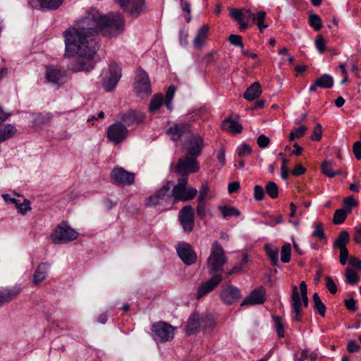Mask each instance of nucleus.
<instances>
[{"mask_svg": "<svg viewBox=\"0 0 361 361\" xmlns=\"http://www.w3.org/2000/svg\"><path fill=\"white\" fill-rule=\"evenodd\" d=\"M87 19L86 16L78 23L77 27H71L63 32L65 42L64 56H78L71 61L68 68L73 72H89L94 67V57L97 48L96 39L90 23L94 25V20Z\"/></svg>", "mask_w": 361, "mask_h": 361, "instance_id": "1", "label": "nucleus"}, {"mask_svg": "<svg viewBox=\"0 0 361 361\" xmlns=\"http://www.w3.org/2000/svg\"><path fill=\"white\" fill-rule=\"evenodd\" d=\"M87 19L94 20V25L90 23L94 34L101 33L107 36H117L125 28V21L119 13H109L102 16L97 10L92 9L86 15Z\"/></svg>", "mask_w": 361, "mask_h": 361, "instance_id": "2", "label": "nucleus"}, {"mask_svg": "<svg viewBox=\"0 0 361 361\" xmlns=\"http://www.w3.org/2000/svg\"><path fill=\"white\" fill-rule=\"evenodd\" d=\"M227 262V257L222 246L214 242L211 247L210 255L207 258V266L209 274H219L223 267Z\"/></svg>", "mask_w": 361, "mask_h": 361, "instance_id": "3", "label": "nucleus"}, {"mask_svg": "<svg viewBox=\"0 0 361 361\" xmlns=\"http://www.w3.org/2000/svg\"><path fill=\"white\" fill-rule=\"evenodd\" d=\"M171 188V183L167 182L154 194L146 199L145 204L147 207H158L161 211L166 210L172 198Z\"/></svg>", "mask_w": 361, "mask_h": 361, "instance_id": "4", "label": "nucleus"}, {"mask_svg": "<svg viewBox=\"0 0 361 361\" xmlns=\"http://www.w3.org/2000/svg\"><path fill=\"white\" fill-rule=\"evenodd\" d=\"M197 193L196 189L188 186V178L186 177H181L171 190L173 203L190 200L197 195Z\"/></svg>", "mask_w": 361, "mask_h": 361, "instance_id": "5", "label": "nucleus"}, {"mask_svg": "<svg viewBox=\"0 0 361 361\" xmlns=\"http://www.w3.org/2000/svg\"><path fill=\"white\" fill-rule=\"evenodd\" d=\"M78 233L66 223L60 224L51 235V239L55 244L66 243L76 239Z\"/></svg>", "mask_w": 361, "mask_h": 361, "instance_id": "6", "label": "nucleus"}, {"mask_svg": "<svg viewBox=\"0 0 361 361\" xmlns=\"http://www.w3.org/2000/svg\"><path fill=\"white\" fill-rule=\"evenodd\" d=\"M176 329L171 325L160 322L152 325L154 338L161 342H167L173 338Z\"/></svg>", "mask_w": 361, "mask_h": 361, "instance_id": "7", "label": "nucleus"}, {"mask_svg": "<svg viewBox=\"0 0 361 361\" xmlns=\"http://www.w3.org/2000/svg\"><path fill=\"white\" fill-rule=\"evenodd\" d=\"M200 170L197 158L185 154V157L180 159L176 166V172L181 177H186L189 173H196Z\"/></svg>", "mask_w": 361, "mask_h": 361, "instance_id": "8", "label": "nucleus"}, {"mask_svg": "<svg viewBox=\"0 0 361 361\" xmlns=\"http://www.w3.org/2000/svg\"><path fill=\"white\" fill-rule=\"evenodd\" d=\"M302 301L305 307L308 306L309 300L307 294L301 295L300 298L298 287L296 286H293L292 288L290 303L292 307V319L294 321L299 322L301 320L300 315L302 314V310L300 307L302 305Z\"/></svg>", "mask_w": 361, "mask_h": 361, "instance_id": "9", "label": "nucleus"}, {"mask_svg": "<svg viewBox=\"0 0 361 361\" xmlns=\"http://www.w3.org/2000/svg\"><path fill=\"white\" fill-rule=\"evenodd\" d=\"M184 146L185 154L197 158L202 154L204 148V139L198 134H191L185 142Z\"/></svg>", "mask_w": 361, "mask_h": 361, "instance_id": "10", "label": "nucleus"}, {"mask_svg": "<svg viewBox=\"0 0 361 361\" xmlns=\"http://www.w3.org/2000/svg\"><path fill=\"white\" fill-rule=\"evenodd\" d=\"M121 75V68L120 66L116 63L111 64L108 73L103 79L102 87L104 90L106 92L112 91L117 85Z\"/></svg>", "mask_w": 361, "mask_h": 361, "instance_id": "11", "label": "nucleus"}, {"mask_svg": "<svg viewBox=\"0 0 361 361\" xmlns=\"http://www.w3.org/2000/svg\"><path fill=\"white\" fill-rule=\"evenodd\" d=\"M134 88L136 92L142 97L147 96L151 93V84L149 76L147 73L141 68L137 71Z\"/></svg>", "mask_w": 361, "mask_h": 361, "instance_id": "12", "label": "nucleus"}, {"mask_svg": "<svg viewBox=\"0 0 361 361\" xmlns=\"http://www.w3.org/2000/svg\"><path fill=\"white\" fill-rule=\"evenodd\" d=\"M166 134L173 141L181 140L183 137L192 134L191 126L185 122L174 123L169 128Z\"/></svg>", "mask_w": 361, "mask_h": 361, "instance_id": "13", "label": "nucleus"}, {"mask_svg": "<svg viewBox=\"0 0 361 361\" xmlns=\"http://www.w3.org/2000/svg\"><path fill=\"white\" fill-rule=\"evenodd\" d=\"M219 296L224 304L229 305L236 302L242 297V294L238 287L227 283L221 288Z\"/></svg>", "mask_w": 361, "mask_h": 361, "instance_id": "14", "label": "nucleus"}, {"mask_svg": "<svg viewBox=\"0 0 361 361\" xmlns=\"http://www.w3.org/2000/svg\"><path fill=\"white\" fill-rule=\"evenodd\" d=\"M128 130L125 125L121 123H116L109 126L107 137L114 144L123 142L127 137Z\"/></svg>", "mask_w": 361, "mask_h": 361, "instance_id": "15", "label": "nucleus"}, {"mask_svg": "<svg viewBox=\"0 0 361 361\" xmlns=\"http://www.w3.org/2000/svg\"><path fill=\"white\" fill-rule=\"evenodd\" d=\"M178 220L184 231L190 232L195 226V214L190 205L183 207L178 214Z\"/></svg>", "mask_w": 361, "mask_h": 361, "instance_id": "16", "label": "nucleus"}, {"mask_svg": "<svg viewBox=\"0 0 361 361\" xmlns=\"http://www.w3.org/2000/svg\"><path fill=\"white\" fill-rule=\"evenodd\" d=\"M230 15L238 23L240 30L244 31L248 27V22L250 19H252L253 13L247 8H231Z\"/></svg>", "mask_w": 361, "mask_h": 361, "instance_id": "17", "label": "nucleus"}, {"mask_svg": "<svg viewBox=\"0 0 361 361\" xmlns=\"http://www.w3.org/2000/svg\"><path fill=\"white\" fill-rule=\"evenodd\" d=\"M111 177L118 185H129L135 181V174L128 172L121 167H115L111 171Z\"/></svg>", "mask_w": 361, "mask_h": 361, "instance_id": "18", "label": "nucleus"}, {"mask_svg": "<svg viewBox=\"0 0 361 361\" xmlns=\"http://www.w3.org/2000/svg\"><path fill=\"white\" fill-rule=\"evenodd\" d=\"M223 277L221 274H214L212 278L206 282L200 285L197 292V299H200L212 291L222 281Z\"/></svg>", "mask_w": 361, "mask_h": 361, "instance_id": "19", "label": "nucleus"}, {"mask_svg": "<svg viewBox=\"0 0 361 361\" xmlns=\"http://www.w3.org/2000/svg\"><path fill=\"white\" fill-rule=\"evenodd\" d=\"M177 253L181 260L187 265H191L196 261V254L188 243H180L176 247Z\"/></svg>", "mask_w": 361, "mask_h": 361, "instance_id": "20", "label": "nucleus"}, {"mask_svg": "<svg viewBox=\"0 0 361 361\" xmlns=\"http://www.w3.org/2000/svg\"><path fill=\"white\" fill-rule=\"evenodd\" d=\"M118 116L120 120L127 126L139 124L142 123L145 118L142 112L135 110L121 112L119 114Z\"/></svg>", "mask_w": 361, "mask_h": 361, "instance_id": "21", "label": "nucleus"}, {"mask_svg": "<svg viewBox=\"0 0 361 361\" xmlns=\"http://www.w3.org/2000/svg\"><path fill=\"white\" fill-rule=\"evenodd\" d=\"M265 290L259 287L253 290L241 302V306L260 305L265 302Z\"/></svg>", "mask_w": 361, "mask_h": 361, "instance_id": "22", "label": "nucleus"}, {"mask_svg": "<svg viewBox=\"0 0 361 361\" xmlns=\"http://www.w3.org/2000/svg\"><path fill=\"white\" fill-rule=\"evenodd\" d=\"M123 8L130 6L128 11L134 16H138L145 9L144 0H116Z\"/></svg>", "mask_w": 361, "mask_h": 361, "instance_id": "23", "label": "nucleus"}, {"mask_svg": "<svg viewBox=\"0 0 361 361\" xmlns=\"http://www.w3.org/2000/svg\"><path fill=\"white\" fill-rule=\"evenodd\" d=\"M46 76L49 82L58 85L65 82L66 78L65 71L57 66L47 68Z\"/></svg>", "mask_w": 361, "mask_h": 361, "instance_id": "24", "label": "nucleus"}, {"mask_svg": "<svg viewBox=\"0 0 361 361\" xmlns=\"http://www.w3.org/2000/svg\"><path fill=\"white\" fill-rule=\"evenodd\" d=\"M202 329V315L197 312L191 314L186 325V332L188 335L195 334Z\"/></svg>", "mask_w": 361, "mask_h": 361, "instance_id": "25", "label": "nucleus"}, {"mask_svg": "<svg viewBox=\"0 0 361 361\" xmlns=\"http://www.w3.org/2000/svg\"><path fill=\"white\" fill-rule=\"evenodd\" d=\"M334 85V79L333 78L328 74H324L321 77L318 78L314 83L312 85L309 91L315 92L317 87L322 88H331Z\"/></svg>", "mask_w": 361, "mask_h": 361, "instance_id": "26", "label": "nucleus"}, {"mask_svg": "<svg viewBox=\"0 0 361 361\" xmlns=\"http://www.w3.org/2000/svg\"><path fill=\"white\" fill-rule=\"evenodd\" d=\"M209 33V26L203 25L200 27L197 32L196 36L194 38L192 43L195 48L200 49L204 46Z\"/></svg>", "mask_w": 361, "mask_h": 361, "instance_id": "27", "label": "nucleus"}, {"mask_svg": "<svg viewBox=\"0 0 361 361\" xmlns=\"http://www.w3.org/2000/svg\"><path fill=\"white\" fill-rule=\"evenodd\" d=\"M49 267L50 264L48 262H42L38 264L33 276V283L35 284H39L46 279Z\"/></svg>", "mask_w": 361, "mask_h": 361, "instance_id": "28", "label": "nucleus"}, {"mask_svg": "<svg viewBox=\"0 0 361 361\" xmlns=\"http://www.w3.org/2000/svg\"><path fill=\"white\" fill-rule=\"evenodd\" d=\"M20 292V288H13L0 290V307L13 300Z\"/></svg>", "mask_w": 361, "mask_h": 361, "instance_id": "29", "label": "nucleus"}, {"mask_svg": "<svg viewBox=\"0 0 361 361\" xmlns=\"http://www.w3.org/2000/svg\"><path fill=\"white\" fill-rule=\"evenodd\" d=\"M261 85L258 82L252 83L244 93V98L249 101H252L257 98L262 94Z\"/></svg>", "mask_w": 361, "mask_h": 361, "instance_id": "30", "label": "nucleus"}, {"mask_svg": "<svg viewBox=\"0 0 361 361\" xmlns=\"http://www.w3.org/2000/svg\"><path fill=\"white\" fill-rule=\"evenodd\" d=\"M222 129L231 133H240L243 130L242 126L231 118L225 119L221 124Z\"/></svg>", "mask_w": 361, "mask_h": 361, "instance_id": "31", "label": "nucleus"}, {"mask_svg": "<svg viewBox=\"0 0 361 361\" xmlns=\"http://www.w3.org/2000/svg\"><path fill=\"white\" fill-rule=\"evenodd\" d=\"M350 241V235L346 231H342L339 233L337 238L335 240L333 247L334 248H346V245Z\"/></svg>", "mask_w": 361, "mask_h": 361, "instance_id": "32", "label": "nucleus"}, {"mask_svg": "<svg viewBox=\"0 0 361 361\" xmlns=\"http://www.w3.org/2000/svg\"><path fill=\"white\" fill-rule=\"evenodd\" d=\"M265 18L266 12L264 11H259L255 14L253 13V16L252 17L253 23L257 25L261 32L268 27V25L264 23Z\"/></svg>", "mask_w": 361, "mask_h": 361, "instance_id": "33", "label": "nucleus"}, {"mask_svg": "<svg viewBox=\"0 0 361 361\" xmlns=\"http://www.w3.org/2000/svg\"><path fill=\"white\" fill-rule=\"evenodd\" d=\"M164 104V97L161 94H154L149 102V111L150 113L156 112Z\"/></svg>", "mask_w": 361, "mask_h": 361, "instance_id": "34", "label": "nucleus"}, {"mask_svg": "<svg viewBox=\"0 0 361 361\" xmlns=\"http://www.w3.org/2000/svg\"><path fill=\"white\" fill-rule=\"evenodd\" d=\"M334 164V163L331 160L324 161L321 166L322 173L325 176H326L329 178H333L336 174H339L341 173L340 171H334V169H333Z\"/></svg>", "mask_w": 361, "mask_h": 361, "instance_id": "35", "label": "nucleus"}, {"mask_svg": "<svg viewBox=\"0 0 361 361\" xmlns=\"http://www.w3.org/2000/svg\"><path fill=\"white\" fill-rule=\"evenodd\" d=\"M312 300L314 303V308L322 317H324L326 312V306L321 300L317 293H314Z\"/></svg>", "mask_w": 361, "mask_h": 361, "instance_id": "36", "label": "nucleus"}, {"mask_svg": "<svg viewBox=\"0 0 361 361\" xmlns=\"http://www.w3.org/2000/svg\"><path fill=\"white\" fill-rule=\"evenodd\" d=\"M345 282L350 285L356 284L360 279L359 275L355 271L350 267H348L345 270Z\"/></svg>", "mask_w": 361, "mask_h": 361, "instance_id": "37", "label": "nucleus"}, {"mask_svg": "<svg viewBox=\"0 0 361 361\" xmlns=\"http://www.w3.org/2000/svg\"><path fill=\"white\" fill-rule=\"evenodd\" d=\"M215 325V321L212 315H202V329L204 331L212 330Z\"/></svg>", "mask_w": 361, "mask_h": 361, "instance_id": "38", "label": "nucleus"}, {"mask_svg": "<svg viewBox=\"0 0 361 361\" xmlns=\"http://www.w3.org/2000/svg\"><path fill=\"white\" fill-rule=\"evenodd\" d=\"M265 250L267 256L271 259L273 265H276L279 262V250L277 248H274L270 245H265Z\"/></svg>", "mask_w": 361, "mask_h": 361, "instance_id": "39", "label": "nucleus"}, {"mask_svg": "<svg viewBox=\"0 0 361 361\" xmlns=\"http://www.w3.org/2000/svg\"><path fill=\"white\" fill-rule=\"evenodd\" d=\"M291 245L288 243L283 245L281 250V260L283 263H288L290 260Z\"/></svg>", "mask_w": 361, "mask_h": 361, "instance_id": "40", "label": "nucleus"}, {"mask_svg": "<svg viewBox=\"0 0 361 361\" xmlns=\"http://www.w3.org/2000/svg\"><path fill=\"white\" fill-rule=\"evenodd\" d=\"M42 8L55 10L58 8L63 2V0H39Z\"/></svg>", "mask_w": 361, "mask_h": 361, "instance_id": "41", "label": "nucleus"}, {"mask_svg": "<svg viewBox=\"0 0 361 361\" xmlns=\"http://www.w3.org/2000/svg\"><path fill=\"white\" fill-rule=\"evenodd\" d=\"M307 128L305 126H301L294 130H293L289 135V140L293 141L297 139H300L303 137L305 134Z\"/></svg>", "mask_w": 361, "mask_h": 361, "instance_id": "42", "label": "nucleus"}, {"mask_svg": "<svg viewBox=\"0 0 361 361\" xmlns=\"http://www.w3.org/2000/svg\"><path fill=\"white\" fill-rule=\"evenodd\" d=\"M265 190L270 197L275 199L278 197L279 189L278 186L274 182H268L266 185Z\"/></svg>", "mask_w": 361, "mask_h": 361, "instance_id": "43", "label": "nucleus"}, {"mask_svg": "<svg viewBox=\"0 0 361 361\" xmlns=\"http://www.w3.org/2000/svg\"><path fill=\"white\" fill-rule=\"evenodd\" d=\"M309 24L316 31H319L322 27V20L317 14H311L309 16Z\"/></svg>", "mask_w": 361, "mask_h": 361, "instance_id": "44", "label": "nucleus"}, {"mask_svg": "<svg viewBox=\"0 0 361 361\" xmlns=\"http://www.w3.org/2000/svg\"><path fill=\"white\" fill-rule=\"evenodd\" d=\"M224 218H226L231 216H239L240 212L235 207H229L226 206H221L219 208Z\"/></svg>", "mask_w": 361, "mask_h": 361, "instance_id": "45", "label": "nucleus"}, {"mask_svg": "<svg viewBox=\"0 0 361 361\" xmlns=\"http://www.w3.org/2000/svg\"><path fill=\"white\" fill-rule=\"evenodd\" d=\"M347 216V212L343 209H337L334 215L333 222L334 224L343 223Z\"/></svg>", "mask_w": 361, "mask_h": 361, "instance_id": "46", "label": "nucleus"}, {"mask_svg": "<svg viewBox=\"0 0 361 361\" xmlns=\"http://www.w3.org/2000/svg\"><path fill=\"white\" fill-rule=\"evenodd\" d=\"M209 192V185L207 183H203L200 189V195L197 198V202H204L208 197Z\"/></svg>", "mask_w": 361, "mask_h": 361, "instance_id": "47", "label": "nucleus"}, {"mask_svg": "<svg viewBox=\"0 0 361 361\" xmlns=\"http://www.w3.org/2000/svg\"><path fill=\"white\" fill-rule=\"evenodd\" d=\"M274 322L278 336L283 338L284 336V332L281 318L279 317H274Z\"/></svg>", "mask_w": 361, "mask_h": 361, "instance_id": "48", "label": "nucleus"}, {"mask_svg": "<svg viewBox=\"0 0 361 361\" xmlns=\"http://www.w3.org/2000/svg\"><path fill=\"white\" fill-rule=\"evenodd\" d=\"M23 202L21 204H19L18 213L25 215L28 211L31 210L30 202L29 200L22 198Z\"/></svg>", "mask_w": 361, "mask_h": 361, "instance_id": "49", "label": "nucleus"}, {"mask_svg": "<svg viewBox=\"0 0 361 361\" xmlns=\"http://www.w3.org/2000/svg\"><path fill=\"white\" fill-rule=\"evenodd\" d=\"M315 46L319 53L322 54L326 49V43L322 35H318L315 39Z\"/></svg>", "mask_w": 361, "mask_h": 361, "instance_id": "50", "label": "nucleus"}, {"mask_svg": "<svg viewBox=\"0 0 361 361\" xmlns=\"http://www.w3.org/2000/svg\"><path fill=\"white\" fill-rule=\"evenodd\" d=\"M228 40L233 46L240 47L241 48H243V43L242 42L241 36L238 35H231L228 37Z\"/></svg>", "mask_w": 361, "mask_h": 361, "instance_id": "51", "label": "nucleus"}, {"mask_svg": "<svg viewBox=\"0 0 361 361\" xmlns=\"http://www.w3.org/2000/svg\"><path fill=\"white\" fill-rule=\"evenodd\" d=\"M324 279L326 281V286L329 291L331 294H335L337 291V286L333 279L329 276H326Z\"/></svg>", "mask_w": 361, "mask_h": 361, "instance_id": "52", "label": "nucleus"}, {"mask_svg": "<svg viewBox=\"0 0 361 361\" xmlns=\"http://www.w3.org/2000/svg\"><path fill=\"white\" fill-rule=\"evenodd\" d=\"M322 135V126L320 123H317L314 127L311 139L315 141H319Z\"/></svg>", "mask_w": 361, "mask_h": 361, "instance_id": "53", "label": "nucleus"}, {"mask_svg": "<svg viewBox=\"0 0 361 361\" xmlns=\"http://www.w3.org/2000/svg\"><path fill=\"white\" fill-rule=\"evenodd\" d=\"M180 6L182 11L186 13L185 18L186 21L188 23L190 21V5L187 1H180Z\"/></svg>", "mask_w": 361, "mask_h": 361, "instance_id": "54", "label": "nucleus"}, {"mask_svg": "<svg viewBox=\"0 0 361 361\" xmlns=\"http://www.w3.org/2000/svg\"><path fill=\"white\" fill-rule=\"evenodd\" d=\"M264 188L259 185H257L254 188V197L257 201H261L264 199Z\"/></svg>", "mask_w": 361, "mask_h": 361, "instance_id": "55", "label": "nucleus"}, {"mask_svg": "<svg viewBox=\"0 0 361 361\" xmlns=\"http://www.w3.org/2000/svg\"><path fill=\"white\" fill-rule=\"evenodd\" d=\"M251 152V147L246 144L242 145L238 149V155L240 157L248 156Z\"/></svg>", "mask_w": 361, "mask_h": 361, "instance_id": "56", "label": "nucleus"}, {"mask_svg": "<svg viewBox=\"0 0 361 361\" xmlns=\"http://www.w3.org/2000/svg\"><path fill=\"white\" fill-rule=\"evenodd\" d=\"M312 236L319 238L320 239L325 238V234L322 228V224L321 223L315 224V230L312 233Z\"/></svg>", "mask_w": 361, "mask_h": 361, "instance_id": "57", "label": "nucleus"}, {"mask_svg": "<svg viewBox=\"0 0 361 361\" xmlns=\"http://www.w3.org/2000/svg\"><path fill=\"white\" fill-rule=\"evenodd\" d=\"M340 255H339V261L342 265H345L347 263L348 259L350 257L348 255V250L346 248L339 249Z\"/></svg>", "mask_w": 361, "mask_h": 361, "instance_id": "58", "label": "nucleus"}, {"mask_svg": "<svg viewBox=\"0 0 361 361\" xmlns=\"http://www.w3.org/2000/svg\"><path fill=\"white\" fill-rule=\"evenodd\" d=\"M196 210H197V216L200 218L203 219L206 216V209H205L204 202H203V201L198 202Z\"/></svg>", "mask_w": 361, "mask_h": 361, "instance_id": "59", "label": "nucleus"}, {"mask_svg": "<svg viewBox=\"0 0 361 361\" xmlns=\"http://www.w3.org/2000/svg\"><path fill=\"white\" fill-rule=\"evenodd\" d=\"M270 142V140L268 137L264 135H260L257 138V144L259 147H267Z\"/></svg>", "mask_w": 361, "mask_h": 361, "instance_id": "60", "label": "nucleus"}, {"mask_svg": "<svg viewBox=\"0 0 361 361\" xmlns=\"http://www.w3.org/2000/svg\"><path fill=\"white\" fill-rule=\"evenodd\" d=\"M357 202L354 200L353 196H348L344 200V205L347 208L348 212H350L351 207L357 205Z\"/></svg>", "mask_w": 361, "mask_h": 361, "instance_id": "61", "label": "nucleus"}, {"mask_svg": "<svg viewBox=\"0 0 361 361\" xmlns=\"http://www.w3.org/2000/svg\"><path fill=\"white\" fill-rule=\"evenodd\" d=\"M353 152L357 159H361V142H355L353 145Z\"/></svg>", "mask_w": 361, "mask_h": 361, "instance_id": "62", "label": "nucleus"}, {"mask_svg": "<svg viewBox=\"0 0 361 361\" xmlns=\"http://www.w3.org/2000/svg\"><path fill=\"white\" fill-rule=\"evenodd\" d=\"M188 33L187 31L181 30L179 32V42L181 45H186L188 44Z\"/></svg>", "mask_w": 361, "mask_h": 361, "instance_id": "63", "label": "nucleus"}, {"mask_svg": "<svg viewBox=\"0 0 361 361\" xmlns=\"http://www.w3.org/2000/svg\"><path fill=\"white\" fill-rule=\"evenodd\" d=\"M348 263L352 267H354L357 269L361 270V260H360L359 259L353 256H350L349 257Z\"/></svg>", "mask_w": 361, "mask_h": 361, "instance_id": "64", "label": "nucleus"}]
</instances>
